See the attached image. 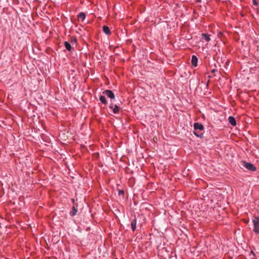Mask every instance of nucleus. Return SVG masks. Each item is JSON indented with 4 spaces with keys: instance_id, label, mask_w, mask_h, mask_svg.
I'll list each match as a JSON object with an SVG mask.
<instances>
[{
    "instance_id": "obj_13",
    "label": "nucleus",
    "mask_w": 259,
    "mask_h": 259,
    "mask_svg": "<svg viewBox=\"0 0 259 259\" xmlns=\"http://www.w3.org/2000/svg\"><path fill=\"white\" fill-rule=\"evenodd\" d=\"M64 46L66 48V49L68 50V51H71V49H72V47H71V45L70 44V43H69L67 41H65L64 42Z\"/></svg>"
},
{
    "instance_id": "obj_1",
    "label": "nucleus",
    "mask_w": 259,
    "mask_h": 259,
    "mask_svg": "<svg viewBox=\"0 0 259 259\" xmlns=\"http://www.w3.org/2000/svg\"><path fill=\"white\" fill-rule=\"evenodd\" d=\"M253 225V231L256 234H259V217H254L252 220Z\"/></svg>"
},
{
    "instance_id": "obj_3",
    "label": "nucleus",
    "mask_w": 259,
    "mask_h": 259,
    "mask_svg": "<svg viewBox=\"0 0 259 259\" xmlns=\"http://www.w3.org/2000/svg\"><path fill=\"white\" fill-rule=\"evenodd\" d=\"M103 94H104L111 99H114L115 98L114 94L111 90H106L104 91L103 92Z\"/></svg>"
},
{
    "instance_id": "obj_11",
    "label": "nucleus",
    "mask_w": 259,
    "mask_h": 259,
    "mask_svg": "<svg viewBox=\"0 0 259 259\" xmlns=\"http://www.w3.org/2000/svg\"><path fill=\"white\" fill-rule=\"evenodd\" d=\"M202 39L205 40L206 41H209L210 40L209 36L205 33L202 34Z\"/></svg>"
},
{
    "instance_id": "obj_4",
    "label": "nucleus",
    "mask_w": 259,
    "mask_h": 259,
    "mask_svg": "<svg viewBox=\"0 0 259 259\" xmlns=\"http://www.w3.org/2000/svg\"><path fill=\"white\" fill-rule=\"evenodd\" d=\"M194 128L195 131L199 130L200 132H201L203 130L204 126L202 124L196 122L194 124Z\"/></svg>"
},
{
    "instance_id": "obj_8",
    "label": "nucleus",
    "mask_w": 259,
    "mask_h": 259,
    "mask_svg": "<svg viewBox=\"0 0 259 259\" xmlns=\"http://www.w3.org/2000/svg\"><path fill=\"white\" fill-rule=\"evenodd\" d=\"M229 122L233 126H235L236 124V120L233 116H229L228 118Z\"/></svg>"
},
{
    "instance_id": "obj_15",
    "label": "nucleus",
    "mask_w": 259,
    "mask_h": 259,
    "mask_svg": "<svg viewBox=\"0 0 259 259\" xmlns=\"http://www.w3.org/2000/svg\"><path fill=\"white\" fill-rule=\"evenodd\" d=\"M193 133L197 137H202V135H203V134L201 132V133H200L199 132H197L195 131H194Z\"/></svg>"
},
{
    "instance_id": "obj_19",
    "label": "nucleus",
    "mask_w": 259,
    "mask_h": 259,
    "mask_svg": "<svg viewBox=\"0 0 259 259\" xmlns=\"http://www.w3.org/2000/svg\"><path fill=\"white\" fill-rule=\"evenodd\" d=\"M215 71V69H213V70H212V72H214Z\"/></svg>"
},
{
    "instance_id": "obj_10",
    "label": "nucleus",
    "mask_w": 259,
    "mask_h": 259,
    "mask_svg": "<svg viewBox=\"0 0 259 259\" xmlns=\"http://www.w3.org/2000/svg\"><path fill=\"white\" fill-rule=\"evenodd\" d=\"M77 212V208L75 207V206H73L72 208V210L70 212V215L71 216H74L75 215H76Z\"/></svg>"
},
{
    "instance_id": "obj_14",
    "label": "nucleus",
    "mask_w": 259,
    "mask_h": 259,
    "mask_svg": "<svg viewBox=\"0 0 259 259\" xmlns=\"http://www.w3.org/2000/svg\"><path fill=\"white\" fill-rule=\"evenodd\" d=\"M78 18L83 21L85 18V14L83 12L80 13L78 15Z\"/></svg>"
},
{
    "instance_id": "obj_6",
    "label": "nucleus",
    "mask_w": 259,
    "mask_h": 259,
    "mask_svg": "<svg viewBox=\"0 0 259 259\" xmlns=\"http://www.w3.org/2000/svg\"><path fill=\"white\" fill-rule=\"evenodd\" d=\"M136 225H137V220L136 217L132 221L131 225L132 230L133 231H135L136 229Z\"/></svg>"
},
{
    "instance_id": "obj_17",
    "label": "nucleus",
    "mask_w": 259,
    "mask_h": 259,
    "mask_svg": "<svg viewBox=\"0 0 259 259\" xmlns=\"http://www.w3.org/2000/svg\"><path fill=\"white\" fill-rule=\"evenodd\" d=\"M123 194V191H120L119 192V194Z\"/></svg>"
},
{
    "instance_id": "obj_7",
    "label": "nucleus",
    "mask_w": 259,
    "mask_h": 259,
    "mask_svg": "<svg viewBox=\"0 0 259 259\" xmlns=\"http://www.w3.org/2000/svg\"><path fill=\"white\" fill-rule=\"evenodd\" d=\"M198 59L197 57L195 55H193L191 59V63L192 65L196 67L197 65Z\"/></svg>"
},
{
    "instance_id": "obj_2",
    "label": "nucleus",
    "mask_w": 259,
    "mask_h": 259,
    "mask_svg": "<svg viewBox=\"0 0 259 259\" xmlns=\"http://www.w3.org/2000/svg\"><path fill=\"white\" fill-rule=\"evenodd\" d=\"M241 164L248 170H250L251 171H254L256 170L255 166L251 163L247 162L245 161H241Z\"/></svg>"
},
{
    "instance_id": "obj_5",
    "label": "nucleus",
    "mask_w": 259,
    "mask_h": 259,
    "mask_svg": "<svg viewBox=\"0 0 259 259\" xmlns=\"http://www.w3.org/2000/svg\"><path fill=\"white\" fill-rule=\"evenodd\" d=\"M109 108L113 109V112L115 114L117 113L119 111L120 109L117 105H115L114 106H113V104H110V105L109 106Z\"/></svg>"
},
{
    "instance_id": "obj_18",
    "label": "nucleus",
    "mask_w": 259,
    "mask_h": 259,
    "mask_svg": "<svg viewBox=\"0 0 259 259\" xmlns=\"http://www.w3.org/2000/svg\"><path fill=\"white\" fill-rule=\"evenodd\" d=\"M250 253H251L253 255H254H254H255V254H254V252H253L252 251H251Z\"/></svg>"
},
{
    "instance_id": "obj_20",
    "label": "nucleus",
    "mask_w": 259,
    "mask_h": 259,
    "mask_svg": "<svg viewBox=\"0 0 259 259\" xmlns=\"http://www.w3.org/2000/svg\"><path fill=\"white\" fill-rule=\"evenodd\" d=\"M72 201L73 202H74V199H72Z\"/></svg>"
},
{
    "instance_id": "obj_16",
    "label": "nucleus",
    "mask_w": 259,
    "mask_h": 259,
    "mask_svg": "<svg viewBox=\"0 0 259 259\" xmlns=\"http://www.w3.org/2000/svg\"><path fill=\"white\" fill-rule=\"evenodd\" d=\"M257 2L256 0H253V4L254 5V6H257Z\"/></svg>"
},
{
    "instance_id": "obj_9",
    "label": "nucleus",
    "mask_w": 259,
    "mask_h": 259,
    "mask_svg": "<svg viewBox=\"0 0 259 259\" xmlns=\"http://www.w3.org/2000/svg\"><path fill=\"white\" fill-rule=\"evenodd\" d=\"M103 32L107 35H110L111 34L110 29L107 26L104 25L103 27Z\"/></svg>"
},
{
    "instance_id": "obj_12",
    "label": "nucleus",
    "mask_w": 259,
    "mask_h": 259,
    "mask_svg": "<svg viewBox=\"0 0 259 259\" xmlns=\"http://www.w3.org/2000/svg\"><path fill=\"white\" fill-rule=\"evenodd\" d=\"M100 101L104 104L106 105L107 103L106 98L104 96H101L99 98Z\"/></svg>"
}]
</instances>
